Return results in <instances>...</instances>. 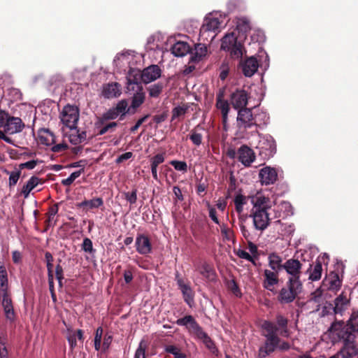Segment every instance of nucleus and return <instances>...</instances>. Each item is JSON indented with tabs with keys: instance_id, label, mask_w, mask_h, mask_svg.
I'll use <instances>...</instances> for the list:
<instances>
[{
	"instance_id": "obj_1",
	"label": "nucleus",
	"mask_w": 358,
	"mask_h": 358,
	"mask_svg": "<svg viewBox=\"0 0 358 358\" xmlns=\"http://www.w3.org/2000/svg\"><path fill=\"white\" fill-rule=\"evenodd\" d=\"M253 207L251 210L250 217L252 218L255 229L259 231L265 230L269 225L272 217L271 207L273 201L269 198L262 195L252 198Z\"/></svg>"
},
{
	"instance_id": "obj_2",
	"label": "nucleus",
	"mask_w": 358,
	"mask_h": 358,
	"mask_svg": "<svg viewBox=\"0 0 358 358\" xmlns=\"http://www.w3.org/2000/svg\"><path fill=\"white\" fill-rule=\"evenodd\" d=\"M226 23V15L219 12L208 14L205 17L200 29V40L207 42L213 41L222 29L225 27Z\"/></svg>"
},
{
	"instance_id": "obj_3",
	"label": "nucleus",
	"mask_w": 358,
	"mask_h": 358,
	"mask_svg": "<svg viewBox=\"0 0 358 358\" xmlns=\"http://www.w3.org/2000/svg\"><path fill=\"white\" fill-rule=\"evenodd\" d=\"M59 117L63 125V131L64 127L69 129H76L79 120V110L76 106L67 105L62 109Z\"/></svg>"
},
{
	"instance_id": "obj_4",
	"label": "nucleus",
	"mask_w": 358,
	"mask_h": 358,
	"mask_svg": "<svg viewBox=\"0 0 358 358\" xmlns=\"http://www.w3.org/2000/svg\"><path fill=\"white\" fill-rule=\"evenodd\" d=\"M286 285L287 287L282 288L278 296V300L283 303L292 302L302 291L301 282L287 280Z\"/></svg>"
},
{
	"instance_id": "obj_5",
	"label": "nucleus",
	"mask_w": 358,
	"mask_h": 358,
	"mask_svg": "<svg viewBox=\"0 0 358 358\" xmlns=\"http://www.w3.org/2000/svg\"><path fill=\"white\" fill-rule=\"evenodd\" d=\"M221 49L230 52L235 58L243 55L242 45L237 42V38L234 32L227 34L222 39Z\"/></svg>"
},
{
	"instance_id": "obj_6",
	"label": "nucleus",
	"mask_w": 358,
	"mask_h": 358,
	"mask_svg": "<svg viewBox=\"0 0 358 358\" xmlns=\"http://www.w3.org/2000/svg\"><path fill=\"white\" fill-rule=\"evenodd\" d=\"M141 59L140 54L132 50H127L118 54L114 59V63L120 68L128 66L130 69L139 62Z\"/></svg>"
},
{
	"instance_id": "obj_7",
	"label": "nucleus",
	"mask_w": 358,
	"mask_h": 358,
	"mask_svg": "<svg viewBox=\"0 0 358 358\" xmlns=\"http://www.w3.org/2000/svg\"><path fill=\"white\" fill-rule=\"evenodd\" d=\"M255 123L252 109L243 108L238 110L236 124L240 131L252 128Z\"/></svg>"
},
{
	"instance_id": "obj_8",
	"label": "nucleus",
	"mask_w": 358,
	"mask_h": 358,
	"mask_svg": "<svg viewBox=\"0 0 358 358\" xmlns=\"http://www.w3.org/2000/svg\"><path fill=\"white\" fill-rule=\"evenodd\" d=\"M301 266V262L294 259H288L282 264V268L289 275L288 280L301 282L300 280Z\"/></svg>"
},
{
	"instance_id": "obj_9",
	"label": "nucleus",
	"mask_w": 358,
	"mask_h": 358,
	"mask_svg": "<svg viewBox=\"0 0 358 358\" xmlns=\"http://www.w3.org/2000/svg\"><path fill=\"white\" fill-rule=\"evenodd\" d=\"M176 323L180 326H185L189 331L196 334L199 338H205L209 340V337L204 331H202L192 316L187 315L178 319Z\"/></svg>"
},
{
	"instance_id": "obj_10",
	"label": "nucleus",
	"mask_w": 358,
	"mask_h": 358,
	"mask_svg": "<svg viewBox=\"0 0 358 358\" xmlns=\"http://www.w3.org/2000/svg\"><path fill=\"white\" fill-rule=\"evenodd\" d=\"M271 212L273 219L284 218L293 214L292 206L287 201H282L279 204H276L273 201Z\"/></svg>"
},
{
	"instance_id": "obj_11",
	"label": "nucleus",
	"mask_w": 358,
	"mask_h": 358,
	"mask_svg": "<svg viewBox=\"0 0 358 358\" xmlns=\"http://www.w3.org/2000/svg\"><path fill=\"white\" fill-rule=\"evenodd\" d=\"M248 101V95L245 90H236L231 95L230 103L236 110L246 108Z\"/></svg>"
},
{
	"instance_id": "obj_12",
	"label": "nucleus",
	"mask_w": 358,
	"mask_h": 358,
	"mask_svg": "<svg viewBox=\"0 0 358 358\" xmlns=\"http://www.w3.org/2000/svg\"><path fill=\"white\" fill-rule=\"evenodd\" d=\"M266 341L264 346L259 350V357L264 358L273 352L280 343V339L276 335H266Z\"/></svg>"
},
{
	"instance_id": "obj_13",
	"label": "nucleus",
	"mask_w": 358,
	"mask_h": 358,
	"mask_svg": "<svg viewBox=\"0 0 358 358\" xmlns=\"http://www.w3.org/2000/svg\"><path fill=\"white\" fill-rule=\"evenodd\" d=\"M24 127V124L20 117L10 115L3 127V131L8 134H15L21 132Z\"/></svg>"
},
{
	"instance_id": "obj_14",
	"label": "nucleus",
	"mask_w": 358,
	"mask_h": 358,
	"mask_svg": "<svg viewBox=\"0 0 358 358\" xmlns=\"http://www.w3.org/2000/svg\"><path fill=\"white\" fill-rule=\"evenodd\" d=\"M263 276L264 287L269 291H273L275 286L277 285L279 282L278 271L271 269H265L264 271Z\"/></svg>"
},
{
	"instance_id": "obj_15",
	"label": "nucleus",
	"mask_w": 358,
	"mask_h": 358,
	"mask_svg": "<svg viewBox=\"0 0 358 358\" xmlns=\"http://www.w3.org/2000/svg\"><path fill=\"white\" fill-rule=\"evenodd\" d=\"M259 176L262 184L268 185L277 180L278 173L275 169L266 166L259 171Z\"/></svg>"
},
{
	"instance_id": "obj_16",
	"label": "nucleus",
	"mask_w": 358,
	"mask_h": 358,
	"mask_svg": "<svg viewBox=\"0 0 358 358\" xmlns=\"http://www.w3.org/2000/svg\"><path fill=\"white\" fill-rule=\"evenodd\" d=\"M194 267L195 271L199 272L205 278L209 280L215 279V272L212 267L205 261L199 260L194 262Z\"/></svg>"
},
{
	"instance_id": "obj_17",
	"label": "nucleus",
	"mask_w": 358,
	"mask_h": 358,
	"mask_svg": "<svg viewBox=\"0 0 358 358\" xmlns=\"http://www.w3.org/2000/svg\"><path fill=\"white\" fill-rule=\"evenodd\" d=\"M238 160L245 166H249L255 159L254 151L247 145H242L238 150Z\"/></svg>"
},
{
	"instance_id": "obj_18",
	"label": "nucleus",
	"mask_w": 358,
	"mask_h": 358,
	"mask_svg": "<svg viewBox=\"0 0 358 358\" xmlns=\"http://www.w3.org/2000/svg\"><path fill=\"white\" fill-rule=\"evenodd\" d=\"M161 76V69L157 65H151L145 68L141 73V80L145 83H150Z\"/></svg>"
},
{
	"instance_id": "obj_19",
	"label": "nucleus",
	"mask_w": 358,
	"mask_h": 358,
	"mask_svg": "<svg viewBox=\"0 0 358 358\" xmlns=\"http://www.w3.org/2000/svg\"><path fill=\"white\" fill-rule=\"evenodd\" d=\"M257 148L266 155H272L275 151V144L273 138L270 136L260 137Z\"/></svg>"
},
{
	"instance_id": "obj_20",
	"label": "nucleus",
	"mask_w": 358,
	"mask_h": 358,
	"mask_svg": "<svg viewBox=\"0 0 358 358\" xmlns=\"http://www.w3.org/2000/svg\"><path fill=\"white\" fill-rule=\"evenodd\" d=\"M243 74L247 77L253 76L259 68V62L255 57H250L241 63Z\"/></svg>"
},
{
	"instance_id": "obj_21",
	"label": "nucleus",
	"mask_w": 358,
	"mask_h": 358,
	"mask_svg": "<svg viewBox=\"0 0 358 358\" xmlns=\"http://www.w3.org/2000/svg\"><path fill=\"white\" fill-rule=\"evenodd\" d=\"M122 93L121 86L117 83H108L103 87L102 95L106 99L119 96Z\"/></svg>"
},
{
	"instance_id": "obj_22",
	"label": "nucleus",
	"mask_w": 358,
	"mask_h": 358,
	"mask_svg": "<svg viewBox=\"0 0 358 358\" xmlns=\"http://www.w3.org/2000/svg\"><path fill=\"white\" fill-rule=\"evenodd\" d=\"M207 54L208 48L205 44H196L194 48L190 52V62L199 63L206 57Z\"/></svg>"
},
{
	"instance_id": "obj_23",
	"label": "nucleus",
	"mask_w": 358,
	"mask_h": 358,
	"mask_svg": "<svg viewBox=\"0 0 358 358\" xmlns=\"http://www.w3.org/2000/svg\"><path fill=\"white\" fill-rule=\"evenodd\" d=\"M141 71L136 68H130L127 79V88L130 90L131 87L132 90H134V86L136 87L137 89L141 88V87L138 85L139 80L141 79Z\"/></svg>"
},
{
	"instance_id": "obj_24",
	"label": "nucleus",
	"mask_w": 358,
	"mask_h": 358,
	"mask_svg": "<svg viewBox=\"0 0 358 358\" xmlns=\"http://www.w3.org/2000/svg\"><path fill=\"white\" fill-rule=\"evenodd\" d=\"M137 251L142 255H147L151 251V244L149 238L144 235H139L136 240Z\"/></svg>"
},
{
	"instance_id": "obj_25",
	"label": "nucleus",
	"mask_w": 358,
	"mask_h": 358,
	"mask_svg": "<svg viewBox=\"0 0 358 358\" xmlns=\"http://www.w3.org/2000/svg\"><path fill=\"white\" fill-rule=\"evenodd\" d=\"M177 284L182 293L185 301L191 306L194 302V292L192 289L181 278L177 279Z\"/></svg>"
},
{
	"instance_id": "obj_26",
	"label": "nucleus",
	"mask_w": 358,
	"mask_h": 358,
	"mask_svg": "<svg viewBox=\"0 0 358 358\" xmlns=\"http://www.w3.org/2000/svg\"><path fill=\"white\" fill-rule=\"evenodd\" d=\"M38 140L41 144L52 145L56 142L55 136L48 129H42L38 131Z\"/></svg>"
},
{
	"instance_id": "obj_27",
	"label": "nucleus",
	"mask_w": 358,
	"mask_h": 358,
	"mask_svg": "<svg viewBox=\"0 0 358 358\" xmlns=\"http://www.w3.org/2000/svg\"><path fill=\"white\" fill-rule=\"evenodd\" d=\"M137 90L136 93H135L132 97L131 103L127 110V111L131 112V113H135L136 110L145 101V93L142 91L141 87Z\"/></svg>"
},
{
	"instance_id": "obj_28",
	"label": "nucleus",
	"mask_w": 358,
	"mask_h": 358,
	"mask_svg": "<svg viewBox=\"0 0 358 358\" xmlns=\"http://www.w3.org/2000/svg\"><path fill=\"white\" fill-rule=\"evenodd\" d=\"M171 52L176 57H183L190 51L189 45L187 43L178 41L171 47Z\"/></svg>"
},
{
	"instance_id": "obj_29",
	"label": "nucleus",
	"mask_w": 358,
	"mask_h": 358,
	"mask_svg": "<svg viewBox=\"0 0 358 358\" xmlns=\"http://www.w3.org/2000/svg\"><path fill=\"white\" fill-rule=\"evenodd\" d=\"M1 303L4 310V313L7 319L11 320L14 318V310L10 298L7 293L1 294Z\"/></svg>"
},
{
	"instance_id": "obj_30",
	"label": "nucleus",
	"mask_w": 358,
	"mask_h": 358,
	"mask_svg": "<svg viewBox=\"0 0 358 358\" xmlns=\"http://www.w3.org/2000/svg\"><path fill=\"white\" fill-rule=\"evenodd\" d=\"M66 338L71 348H74L77 345L76 338H78L80 341L83 339V331L80 329L76 331L71 328H67Z\"/></svg>"
},
{
	"instance_id": "obj_31",
	"label": "nucleus",
	"mask_w": 358,
	"mask_h": 358,
	"mask_svg": "<svg viewBox=\"0 0 358 358\" xmlns=\"http://www.w3.org/2000/svg\"><path fill=\"white\" fill-rule=\"evenodd\" d=\"M66 137L73 145H78L86 140V133L83 131L79 133L76 129H70V134Z\"/></svg>"
},
{
	"instance_id": "obj_32",
	"label": "nucleus",
	"mask_w": 358,
	"mask_h": 358,
	"mask_svg": "<svg viewBox=\"0 0 358 358\" xmlns=\"http://www.w3.org/2000/svg\"><path fill=\"white\" fill-rule=\"evenodd\" d=\"M41 182L36 176H31L27 183L22 187L21 193L24 198H27L32 189H34Z\"/></svg>"
},
{
	"instance_id": "obj_33",
	"label": "nucleus",
	"mask_w": 358,
	"mask_h": 358,
	"mask_svg": "<svg viewBox=\"0 0 358 358\" xmlns=\"http://www.w3.org/2000/svg\"><path fill=\"white\" fill-rule=\"evenodd\" d=\"M322 273V263L317 259L315 264L310 266L309 269V280L312 281H317L321 278Z\"/></svg>"
},
{
	"instance_id": "obj_34",
	"label": "nucleus",
	"mask_w": 358,
	"mask_h": 358,
	"mask_svg": "<svg viewBox=\"0 0 358 358\" xmlns=\"http://www.w3.org/2000/svg\"><path fill=\"white\" fill-rule=\"evenodd\" d=\"M326 281L329 285V289L332 291H338L341 286V280L338 274L334 272L329 274L328 277L326 278Z\"/></svg>"
},
{
	"instance_id": "obj_35",
	"label": "nucleus",
	"mask_w": 358,
	"mask_h": 358,
	"mask_svg": "<svg viewBox=\"0 0 358 358\" xmlns=\"http://www.w3.org/2000/svg\"><path fill=\"white\" fill-rule=\"evenodd\" d=\"M349 300L342 293L335 299L334 312L336 314H342L347 308Z\"/></svg>"
},
{
	"instance_id": "obj_36",
	"label": "nucleus",
	"mask_w": 358,
	"mask_h": 358,
	"mask_svg": "<svg viewBox=\"0 0 358 358\" xmlns=\"http://www.w3.org/2000/svg\"><path fill=\"white\" fill-rule=\"evenodd\" d=\"M249 197L237 194L234 198L236 211L240 215L243 212L244 206L248 203Z\"/></svg>"
},
{
	"instance_id": "obj_37",
	"label": "nucleus",
	"mask_w": 358,
	"mask_h": 358,
	"mask_svg": "<svg viewBox=\"0 0 358 358\" xmlns=\"http://www.w3.org/2000/svg\"><path fill=\"white\" fill-rule=\"evenodd\" d=\"M268 265L271 270L279 271L280 268H282V258L275 253L270 254L268 256Z\"/></svg>"
},
{
	"instance_id": "obj_38",
	"label": "nucleus",
	"mask_w": 358,
	"mask_h": 358,
	"mask_svg": "<svg viewBox=\"0 0 358 358\" xmlns=\"http://www.w3.org/2000/svg\"><path fill=\"white\" fill-rule=\"evenodd\" d=\"M220 96H219L217 97L216 105H217V108L218 109H220L222 112L223 123H224V124H225L227 122V116H228V113H229V106L228 102L225 100L222 99Z\"/></svg>"
},
{
	"instance_id": "obj_39",
	"label": "nucleus",
	"mask_w": 358,
	"mask_h": 358,
	"mask_svg": "<svg viewBox=\"0 0 358 358\" xmlns=\"http://www.w3.org/2000/svg\"><path fill=\"white\" fill-rule=\"evenodd\" d=\"M103 205V200L101 198H95L91 200H85L78 204L79 207L86 208L87 210L97 208Z\"/></svg>"
},
{
	"instance_id": "obj_40",
	"label": "nucleus",
	"mask_w": 358,
	"mask_h": 358,
	"mask_svg": "<svg viewBox=\"0 0 358 358\" xmlns=\"http://www.w3.org/2000/svg\"><path fill=\"white\" fill-rule=\"evenodd\" d=\"M8 278L7 273L4 266H0V294L7 293Z\"/></svg>"
},
{
	"instance_id": "obj_41",
	"label": "nucleus",
	"mask_w": 358,
	"mask_h": 358,
	"mask_svg": "<svg viewBox=\"0 0 358 358\" xmlns=\"http://www.w3.org/2000/svg\"><path fill=\"white\" fill-rule=\"evenodd\" d=\"M201 129H194L191 131L189 134V139L192 141L193 144L196 146H199L202 143L203 135L202 133L199 131Z\"/></svg>"
},
{
	"instance_id": "obj_42",
	"label": "nucleus",
	"mask_w": 358,
	"mask_h": 358,
	"mask_svg": "<svg viewBox=\"0 0 358 358\" xmlns=\"http://www.w3.org/2000/svg\"><path fill=\"white\" fill-rule=\"evenodd\" d=\"M268 119L269 117L267 113L264 111H261L254 115V120L256 122L255 126L260 127L262 125H265L268 123Z\"/></svg>"
},
{
	"instance_id": "obj_43",
	"label": "nucleus",
	"mask_w": 358,
	"mask_h": 358,
	"mask_svg": "<svg viewBox=\"0 0 358 358\" xmlns=\"http://www.w3.org/2000/svg\"><path fill=\"white\" fill-rule=\"evenodd\" d=\"M277 324L278 326L282 328V330L280 334L285 337L289 336V331L287 329V320L284 317L279 315L277 317Z\"/></svg>"
},
{
	"instance_id": "obj_44",
	"label": "nucleus",
	"mask_w": 358,
	"mask_h": 358,
	"mask_svg": "<svg viewBox=\"0 0 358 358\" xmlns=\"http://www.w3.org/2000/svg\"><path fill=\"white\" fill-rule=\"evenodd\" d=\"M83 172V170H79V171L72 173L69 176V177H68L66 179H63L62 180V184L65 186L71 185L73 182V181L81 175V173Z\"/></svg>"
},
{
	"instance_id": "obj_45",
	"label": "nucleus",
	"mask_w": 358,
	"mask_h": 358,
	"mask_svg": "<svg viewBox=\"0 0 358 358\" xmlns=\"http://www.w3.org/2000/svg\"><path fill=\"white\" fill-rule=\"evenodd\" d=\"M115 108V110L120 114V115H124L127 113H129V111H127L129 107L127 102L125 100H122L119 101Z\"/></svg>"
},
{
	"instance_id": "obj_46",
	"label": "nucleus",
	"mask_w": 358,
	"mask_h": 358,
	"mask_svg": "<svg viewBox=\"0 0 358 358\" xmlns=\"http://www.w3.org/2000/svg\"><path fill=\"white\" fill-rule=\"evenodd\" d=\"M162 91V85L159 84L152 85L149 87L148 92L151 97H157Z\"/></svg>"
},
{
	"instance_id": "obj_47",
	"label": "nucleus",
	"mask_w": 358,
	"mask_h": 358,
	"mask_svg": "<svg viewBox=\"0 0 358 358\" xmlns=\"http://www.w3.org/2000/svg\"><path fill=\"white\" fill-rule=\"evenodd\" d=\"M146 345L143 341H141L135 352L134 358H145Z\"/></svg>"
},
{
	"instance_id": "obj_48",
	"label": "nucleus",
	"mask_w": 358,
	"mask_h": 358,
	"mask_svg": "<svg viewBox=\"0 0 358 358\" xmlns=\"http://www.w3.org/2000/svg\"><path fill=\"white\" fill-rule=\"evenodd\" d=\"M228 289L236 296L240 297L241 292L237 284L234 280H231L227 282Z\"/></svg>"
},
{
	"instance_id": "obj_49",
	"label": "nucleus",
	"mask_w": 358,
	"mask_h": 358,
	"mask_svg": "<svg viewBox=\"0 0 358 358\" xmlns=\"http://www.w3.org/2000/svg\"><path fill=\"white\" fill-rule=\"evenodd\" d=\"M170 164L175 168L176 170L186 172L187 171V165L185 162L173 160Z\"/></svg>"
},
{
	"instance_id": "obj_50",
	"label": "nucleus",
	"mask_w": 358,
	"mask_h": 358,
	"mask_svg": "<svg viewBox=\"0 0 358 358\" xmlns=\"http://www.w3.org/2000/svg\"><path fill=\"white\" fill-rule=\"evenodd\" d=\"M112 340H113V336L110 334H105V336L103 337V343H101V348L100 351H101V352L106 351L109 348V347L112 343Z\"/></svg>"
},
{
	"instance_id": "obj_51",
	"label": "nucleus",
	"mask_w": 358,
	"mask_h": 358,
	"mask_svg": "<svg viewBox=\"0 0 358 358\" xmlns=\"http://www.w3.org/2000/svg\"><path fill=\"white\" fill-rule=\"evenodd\" d=\"M263 327L267 331V335H276L278 328L274 324L270 322H265L263 324Z\"/></svg>"
},
{
	"instance_id": "obj_52",
	"label": "nucleus",
	"mask_w": 358,
	"mask_h": 358,
	"mask_svg": "<svg viewBox=\"0 0 358 358\" xmlns=\"http://www.w3.org/2000/svg\"><path fill=\"white\" fill-rule=\"evenodd\" d=\"M82 249L85 252H89V253H92V252H94V250L93 248L92 242V241L90 238H85L83 240V244H82Z\"/></svg>"
},
{
	"instance_id": "obj_53",
	"label": "nucleus",
	"mask_w": 358,
	"mask_h": 358,
	"mask_svg": "<svg viewBox=\"0 0 358 358\" xmlns=\"http://www.w3.org/2000/svg\"><path fill=\"white\" fill-rule=\"evenodd\" d=\"M20 176V171H12L9 173V186L12 187L17 184Z\"/></svg>"
},
{
	"instance_id": "obj_54",
	"label": "nucleus",
	"mask_w": 358,
	"mask_h": 358,
	"mask_svg": "<svg viewBox=\"0 0 358 358\" xmlns=\"http://www.w3.org/2000/svg\"><path fill=\"white\" fill-rule=\"evenodd\" d=\"M187 108L183 106H177L173 108L172 112V119H176L181 115H185Z\"/></svg>"
},
{
	"instance_id": "obj_55",
	"label": "nucleus",
	"mask_w": 358,
	"mask_h": 358,
	"mask_svg": "<svg viewBox=\"0 0 358 358\" xmlns=\"http://www.w3.org/2000/svg\"><path fill=\"white\" fill-rule=\"evenodd\" d=\"M125 199L131 204H134L137 200V191L136 189L133 190L131 192H126L124 194Z\"/></svg>"
},
{
	"instance_id": "obj_56",
	"label": "nucleus",
	"mask_w": 358,
	"mask_h": 358,
	"mask_svg": "<svg viewBox=\"0 0 358 358\" xmlns=\"http://www.w3.org/2000/svg\"><path fill=\"white\" fill-rule=\"evenodd\" d=\"M119 115L120 114L115 110V108H113L108 110L106 113H104L103 117L106 120H114L117 118Z\"/></svg>"
},
{
	"instance_id": "obj_57",
	"label": "nucleus",
	"mask_w": 358,
	"mask_h": 358,
	"mask_svg": "<svg viewBox=\"0 0 358 358\" xmlns=\"http://www.w3.org/2000/svg\"><path fill=\"white\" fill-rule=\"evenodd\" d=\"M249 22L245 18H240L237 22V28L241 31H246L249 29Z\"/></svg>"
},
{
	"instance_id": "obj_58",
	"label": "nucleus",
	"mask_w": 358,
	"mask_h": 358,
	"mask_svg": "<svg viewBox=\"0 0 358 358\" xmlns=\"http://www.w3.org/2000/svg\"><path fill=\"white\" fill-rule=\"evenodd\" d=\"M164 161V157L163 154H158L153 157L151 159V165L158 166L159 164H162Z\"/></svg>"
},
{
	"instance_id": "obj_59",
	"label": "nucleus",
	"mask_w": 358,
	"mask_h": 358,
	"mask_svg": "<svg viewBox=\"0 0 358 358\" xmlns=\"http://www.w3.org/2000/svg\"><path fill=\"white\" fill-rule=\"evenodd\" d=\"M237 256L240 258H242V259H246L248 261H250V262H252V256L246 251L242 250V249H238L236 252Z\"/></svg>"
},
{
	"instance_id": "obj_60",
	"label": "nucleus",
	"mask_w": 358,
	"mask_h": 358,
	"mask_svg": "<svg viewBox=\"0 0 358 358\" xmlns=\"http://www.w3.org/2000/svg\"><path fill=\"white\" fill-rule=\"evenodd\" d=\"M166 351L174 355L176 358H183L178 348L173 345H169L166 348Z\"/></svg>"
},
{
	"instance_id": "obj_61",
	"label": "nucleus",
	"mask_w": 358,
	"mask_h": 358,
	"mask_svg": "<svg viewBox=\"0 0 358 358\" xmlns=\"http://www.w3.org/2000/svg\"><path fill=\"white\" fill-rule=\"evenodd\" d=\"M10 115L5 110L0 109V127H4Z\"/></svg>"
},
{
	"instance_id": "obj_62",
	"label": "nucleus",
	"mask_w": 358,
	"mask_h": 358,
	"mask_svg": "<svg viewBox=\"0 0 358 358\" xmlns=\"http://www.w3.org/2000/svg\"><path fill=\"white\" fill-rule=\"evenodd\" d=\"M207 206L209 210V217L215 223L219 224V220L216 215V210L215 209V208L212 207L208 203H207Z\"/></svg>"
},
{
	"instance_id": "obj_63",
	"label": "nucleus",
	"mask_w": 358,
	"mask_h": 358,
	"mask_svg": "<svg viewBox=\"0 0 358 358\" xmlns=\"http://www.w3.org/2000/svg\"><path fill=\"white\" fill-rule=\"evenodd\" d=\"M38 162L36 160H31L24 163H22L20 164V169H33L36 167L37 165Z\"/></svg>"
},
{
	"instance_id": "obj_64",
	"label": "nucleus",
	"mask_w": 358,
	"mask_h": 358,
	"mask_svg": "<svg viewBox=\"0 0 358 358\" xmlns=\"http://www.w3.org/2000/svg\"><path fill=\"white\" fill-rule=\"evenodd\" d=\"M132 156H133L132 152H125V153L121 155L120 157H118L116 159V163L120 164L125 160L129 159L130 158H131Z\"/></svg>"
}]
</instances>
